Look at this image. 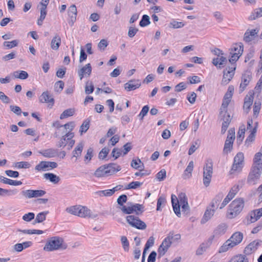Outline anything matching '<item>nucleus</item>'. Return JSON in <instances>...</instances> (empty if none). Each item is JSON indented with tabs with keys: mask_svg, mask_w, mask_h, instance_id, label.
I'll list each match as a JSON object with an SVG mask.
<instances>
[{
	"mask_svg": "<svg viewBox=\"0 0 262 262\" xmlns=\"http://www.w3.org/2000/svg\"><path fill=\"white\" fill-rule=\"evenodd\" d=\"M213 163L212 160L208 159L206 161L205 165L204 166L203 172V183L205 186H209L212 174Z\"/></svg>",
	"mask_w": 262,
	"mask_h": 262,
	"instance_id": "nucleus-6",
	"label": "nucleus"
},
{
	"mask_svg": "<svg viewBox=\"0 0 262 262\" xmlns=\"http://www.w3.org/2000/svg\"><path fill=\"white\" fill-rule=\"evenodd\" d=\"M48 213V211H44L38 213L36 216L33 224L40 223L44 221L46 219V215Z\"/></svg>",
	"mask_w": 262,
	"mask_h": 262,
	"instance_id": "nucleus-41",
	"label": "nucleus"
},
{
	"mask_svg": "<svg viewBox=\"0 0 262 262\" xmlns=\"http://www.w3.org/2000/svg\"><path fill=\"white\" fill-rule=\"evenodd\" d=\"M262 16V7L255 9L249 16V20H253Z\"/></svg>",
	"mask_w": 262,
	"mask_h": 262,
	"instance_id": "nucleus-32",
	"label": "nucleus"
},
{
	"mask_svg": "<svg viewBox=\"0 0 262 262\" xmlns=\"http://www.w3.org/2000/svg\"><path fill=\"white\" fill-rule=\"evenodd\" d=\"M126 221L130 226L137 229L143 230L146 228V224L138 216L133 215L127 216Z\"/></svg>",
	"mask_w": 262,
	"mask_h": 262,
	"instance_id": "nucleus-10",
	"label": "nucleus"
},
{
	"mask_svg": "<svg viewBox=\"0 0 262 262\" xmlns=\"http://www.w3.org/2000/svg\"><path fill=\"white\" fill-rule=\"evenodd\" d=\"M94 91V86L92 82L87 81L85 83L84 92L86 94L89 95Z\"/></svg>",
	"mask_w": 262,
	"mask_h": 262,
	"instance_id": "nucleus-46",
	"label": "nucleus"
},
{
	"mask_svg": "<svg viewBox=\"0 0 262 262\" xmlns=\"http://www.w3.org/2000/svg\"><path fill=\"white\" fill-rule=\"evenodd\" d=\"M227 226L225 224H222L217 226L214 232L216 234H222L225 232Z\"/></svg>",
	"mask_w": 262,
	"mask_h": 262,
	"instance_id": "nucleus-56",
	"label": "nucleus"
},
{
	"mask_svg": "<svg viewBox=\"0 0 262 262\" xmlns=\"http://www.w3.org/2000/svg\"><path fill=\"white\" fill-rule=\"evenodd\" d=\"M64 85V82L61 80H59L56 82L54 85L55 92L57 93L61 92L63 89Z\"/></svg>",
	"mask_w": 262,
	"mask_h": 262,
	"instance_id": "nucleus-57",
	"label": "nucleus"
},
{
	"mask_svg": "<svg viewBox=\"0 0 262 262\" xmlns=\"http://www.w3.org/2000/svg\"><path fill=\"white\" fill-rule=\"evenodd\" d=\"M230 101H228L226 100H223V102L222 105L220 108V115L221 116L222 115L223 113H225L227 112V107L230 103Z\"/></svg>",
	"mask_w": 262,
	"mask_h": 262,
	"instance_id": "nucleus-49",
	"label": "nucleus"
},
{
	"mask_svg": "<svg viewBox=\"0 0 262 262\" xmlns=\"http://www.w3.org/2000/svg\"><path fill=\"white\" fill-rule=\"evenodd\" d=\"M224 195L222 193H219L215 196V197L212 200L210 207L215 209H216L219 205L220 202L222 201Z\"/></svg>",
	"mask_w": 262,
	"mask_h": 262,
	"instance_id": "nucleus-31",
	"label": "nucleus"
},
{
	"mask_svg": "<svg viewBox=\"0 0 262 262\" xmlns=\"http://www.w3.org/2000/svg\"><path fill=\"white\" fill-rule=\"evenodd\" d=\"M121 241L122 243V247L123 249L125 251H128L129 249V242L127 240V238L125 236H122L121 237Z\"/></svg>",
	"mask_w": 262,
	"mask_h": 262,
	"instance_id": "nucleus-62",
	"label": "nucleus"
},
{
	"mask_svg": "<svg viewBox=\"0 0 262 262\" xmlns=\"http://www.w3.org/2000/svg\"><path fill=\"white\" fill-rule=\"evenodd\" d=\"M58 166L57 163L50 161H41L38 164L36 165L35 169L36 171L48 170V168L54 169Z\"/></svg>",
	"mask_w": 262,
	"mask_h": 262,
	"instance_id": "nucleus-14",
	"label": "nucleus"
},
{
	"mask_svg": "<svg viewBox=\"0 0 262 262\" xmlns=\"http://www.w3.org/2000/svg\"><path fill=\"white\" fill-rule=\"evenodd\" d=\"M243 45L241 43H236L233 46L230 52L231 57L229 59L231 63H235L239 59L243 54Z\"/></svg>",
	"mask_w": 262,
	"mask_h": 262,
	"instance_id": "nucleus-8",
	"label": "nucleus"
},
{
	"mask_svg": "<svg viewBox=\"0 0 262 262\" xmlns=\"http://www.w3.org/2000/svg\"><path fill=\"white\" fill-rule=\"evenodd\" d=\"M43 177L54 184H58L60 181L59 177L53 173H46L43 174Z\"/></svg>",
	"mask_w": 262,
	"mask_h": 262,
	"instance_id": "nucleus-28",
	"label": "nucleus"
},
{
	"mask_svg": "<svg viewBox=\"0 0 262 262\" xmlns=\"http://www.w3.org/2000/svg\"><path fill=\"white\" fill-rule=\"evenodd\" d=\"M244 156L242 152H238L234 158L233 164L230 171L231 174L234 172H240L244 166Z\"/></svg>",
	"mask_w": 262,
	"mask_h": 262,
	"instance_id": "nucleus-9",
	"label": "nucleus"
},
{
	"mask_svg": "<svg viewBox=\"0 0 262 262\" xmlns=\"http://www.w3.org/2000/svg\"><path fill=\"white\" fill-rule=\"evenodd\" d=\"M253 102V97H246L245 98L244 103L243 105L244 110L248 113L250 110V106Z\"/></svg>",
	"mask_w": 262,
	"mask_h": 262,
	"instance_id": "nucleus-37",
	"label": "nucleus"
},
{
	"mask_svg": "<svg viewBox=\"0 0 262 262\" xmlns=\"http://www.w3.org/2000/svg\"><path fill=\"white\" fill-rule=\"evenodd\" d=\"M18 193L17 189H5L0 188V195L1 196H12Z\"/></svg>",
	"mask_w": 262,
	"mask_h": 262,
	"instance_id": "nucleus-34",
	"label": "nucleus"
},
{
	"mask_svg": "<svg viewBox=\"0 0 262 262\" xmlns=\"http://www.w3.org/2000/svg\"><path fill=\"white\" fill-rule=\"evenodd\" d=\"M61 44V38L56 34L51 40V47L54 50H57Z\"/></svg>",
	"mask_w": 262,
	"mask_h": 262,
	"instance_id": "nucleus-29",
	"label": "nucleus"
},
{
	"mask_svg": "<svg viewBox=\"0 0 262 262\" xmlns=\"http://www.w3.org/2000/svg\"><path fill=\"white\" fill-rule=\"evenodd\" d=\"M262 167L253 166L249 174L247 179V183L250 185L255 184L260 178L261 173Z\"/></svg>",
	"mask_w": 262,
	"mask_h": 262,
	"instance_id": "nucleus-7",
	"label": "nucleus"
},
{
	"mask_svg": "<svg viewBox=\"0 0 262 262\" xmlns=\"http://www.w3.org/2000/svg\"><path fill=\"white\" fill-rule=\"evenodd\" d=\"M215 210L216 209L213 208H210V207H207L206 211L205 212L204 215L201 220V224H205L209 220L213 215Z\"/></svg>",
	"mask_w": 262,
	"mask_h": 262,
	"instance_id": "nucleus-24",
	"label": "nucleus"
},
{
	"mask_svg": "<svg viewBox=\"0 0 262 262\" xmlns=\"http://www.w3.org/2000/svg\"><path fill=\"white\" fill-rule=\"evenodd\" d=\"M13 75L15 78L23 80L27 79L29 76L28 73L25 71H15L13 73Z\"/></svg>",
	"mask_w": 262,
	"mask_h": 262,
	"instance_id": "nucleus-38",
	"label": "nucleus"
},
{
	"mask_svg": "<svg viewBox=\"0 0 262 262\" xmlns=\"http://www.w3.org/2000/svg\"><path fill=\"white\" fill-rule=\"evenodd\" d=\"M141 86V83L139 80H130L124 84V89L127 91L135 90Z\"/></svg>",
	"mask_w": 262,
	"mask_h": 262,
	"instance_id": "nucleus-22",
	"label": "nucleus"
},
{
	"mask_svg": "<svg viewBox=\"0 0 262 262\" xmlns=\"http://www.w3.org/2000/svg\"><path fill=\"white\" fill-rule=\"evenodd\" d=\"M173 238L172 236L168 235L163 240L158 250L159 257L163 256L167 251L171 245V239Z\"/></svg>",
	"mask_w": 262,
	"mask_h": 262,
	"instance_id": "nucleus-11",
	"label": "nucleus"
},
{
	"mask_svg": "<svg viewBox=\"0 0 262 262\" xmlns=\"http://www.w3.org/2000/svg\"><path fill=\"white\" fill-rule=\"evenodd\" d=\"M245 206V201L243 198H238L233 200L229 206L227 216L233 219L237 216L243 210Z\"/></svg>",
	"mask_w": 262,
	"mask_h": 262,
	"instance_id": "nucleus-2",
	"label": "nucleus"
},
{
	"mask_svg": "<svg viewBox=\"0 0 262 262\" xmlns=\"http://www.w3.org/2000/svg\"><path fill=\"white\" fill-rule=\"evenodd\" d=\"M212 63L218 68H222L224 67L227 62V59L223 56H219L212 59Z\"/></svg>",
	"mask_w": 262,
	"mask_h": 262,
	"instance_id": "nucleus-25",
	"label": "nucleus"
},
{
	"mask_svg": "<svg viewBox=\"0 0 262 262\" xmlns=\"http://www.w3.org/2000/svg\"><path fill=\"white\" fill-rule=\"evenodd\" d=\"M261 103L259 101H256L253 106V115L257 117L260 110Z\"/></svg>",
	"mask_w": 262,
	"mask_h": 262,
	"instance_id": "nucleus-54",
	"label": "nucleus"
},
{
	"mask_svg": "<svg viewBox=\"0 0 262 262\" xmlns=\"http://www.w3.org/2000/svg\"><path fill=\"white\" fill-rule=\"evenodd\" d=\"M46 192L43 190L28 189L21 191V195L26 199L38 198L44 195Z\"/></svg>",
	"mask_w": 262,
	"mask_h": 262,
	"instance_id": "nucleus-12",
	"label": "nucleus"
},
{
	"mask_svg": "<svg viewBox=\"0 0 262 262\" xmlns=\"http://www.w3.org/2000/svg\"><path fill=\"white\" fill-rule=\"evenodd\" d=\"M63 241L62 238L58 236L51 237L46 243L44 250L47 251H52L59 249H66L62 247Z\"/></svg>",
	"mask_w": 262,
	"mask_h": 262,
	"instance_id": "nucleus-4",
	"label": "nucleus"
},
{
	"mask_svg": "<svg viewBox=\"0 0 262 262\" xmlns=\"http://www.w3.org/2000/svg\"><path fill=\"white\" fill-rule=\"evenodd\" d=\"M250 216V223H254L262 216V208L254 210L249 214Z\"/></svg>",
	"mask_w": 262,
	"mask_h": 262,
	"instance_id": "nucleus-27",
	"label": "nucleus"
},
{
	"mask_svg": "<svg viewBox=\"0 0 262 262\" xmlns=\"http://www.w3.org/2000/svg\"><path fill=\"white\" fill-rule=\"evenodd\" d=\"M234 197V195L232 194L231 192H229L228 195L226 196V197L224 199V201H223L222 203L221 204L220 209L223 208L225 206L227 205V204Z\"/></svg>",
	"mask_w": 262,
	"mask_h": 262,
	"instance_id": "nucleus-48",
	"label": "nucleus"
},
{
	"mask_svg": "<svg viewBox=\"0 0 262 262\" xmlns=\"http://www.w3.org/2000/svg\"><path fill=\"white\" fill-rule=\"evenodd\" d=\"M193 166H194L193 162L192 161H190L188 165L187 166L186 169L184 171V176H186L187 175V173L189 174L188 177V178L191 176V172L193 169Z\"/></svg>",
	"mask_w": 262,
	"mask_h": 262,
	"instance_id": "nucleus-60",
	"label": "nucleus"
},
{
	"mask_svg": "<svg viewBox=\"0 0 262 262\" xmlns=\"http://www.w3.org/2000/svg\"><path fill=\"white\" fill-rule=\"evenodd\" d=\"M143 183L138 182V181H133L129 183L126 187V189H136L138 187H140Z\"/></svg>",
	"mask_w": 262,
	"mask_h": 262,
	"instance_id": "nucleus-50",
	"label": "nucleus"
},
{
	"mask_svg": "<svg viewBox=\"0 0 262 262\" xmlns=\"http://www.w3.org/2000/svg\"><path fill=\"white\" fill-rule=\"evenodd\" d=\"M38 153L47 158H54L59 156L58 150L53 148L40 150Z\"/></svg>",
	"mask_w": 262,
	"mask_h": 262,
	"instance_id": "nucleus-19",
	"label": "nucleus"
},
{
	"mask_svg": "<svg viewBox=\"0 0 262 262\" xmlns=\"http://www.w3.org/2000/svg\"><path fill=\"white\" fill-rule=\"evenodd\" d=\"M92 72V67L90 63H88L81 68L78 71V75L80 80H82L84 76L89 77Z\"/></svg>",
	"mask_w": 262,
	"mask_h": 262,
	"instance_id": "nucleus-18",
	"label": "nucleus"
},
{
	"mask_svg": "<svg viewBox=\"0 0 262 262\" xmlns=\"http://www.w3.org/2000/svg\"><path fill=\"white\" fill-rule=\"evenodd\" d=\"M90 120H85L83 121L80 128V132L81 135L83 133H85L90 127Z\"/></svg>",
	"mask_w": 262,
	"mask_h": 262,
	"instance_id": "nucleus-52",
	"label": "nucleus"
},
{
	"mask_svg": "<svg viewBox=\"0 0 262 262\" xmlns=\"http://www.w3.org/2000/svg\"><path fill=\"white\" fill-rule=\"evenodd\" d=\"M258 30L257 29H252L251 30H247L245 33L244 40L246 42H249L252 41L257 35Z\"/></svg>",
	"mask_w": 262,
	"mask_h": 262,
	"instance_id": "nucleus-23",
	"label": "nucleus"
},
{
	"mask_svg": "<svg viewBox=\"0 0 262 262\" xmlns=\"http://www.w3.org/2000/svg\"><path fill=\"white\" fill-rule=\"evenodd\" d=\"M262 153L261 152H258L255 155L253 159V162L256 164L255 166H259V165L262 166V163H260Z\"/></svg>",
	"mask_w": 262,
	"mask_h": 262,
	"instance_id": "nucleus-51",
	"label": "nucleus"
},
{
	"mask_svg": "<svg viewBox=\"0 0 262 262\" xmlns=\"http://www.w3.org/2000/svg\"><path fill=\"white\" fill-rule=\"evenodd\" d=\"M261 243L262 241L259 239L253 241L245 247L244 253L246 255H250L257 249Z\"/></svg>",
	"mask_w": 262,
	"mask_h": 262,
	"instance_id": "nucleus-15",
	"label": "nucleus"
},
{
	"mask_svg": "<svg viewBox=\"0 0 262 262\" xmlns=\"http://www.w3.org/2000/svg\"><path fill=\"white\" fill-rule=\"evenodd\" d=\"M235 70V68L234 67L231 68H229V70H227V69H226V70L224 71L223 77L222 80V84H227L232 79L234 74Z\"/></svg>",
	"mask_w": 262,
	"mask_h": 262,
	"instance_id": "nucleus-17",
	"label": "nucleus"
},
{
	"mask_svg": "<svg viewBox=\"0 0 262 262\" xmlns=\"http://www.w3.org/2000/svg\"><path fill=\"white\" fill-rule=\"evenodd\" d=\"M187 202V197L184 192H181L178 195V198L174 194L171 195V203L173 209L174 213L178 217L181 216V205Z\"/></svg>",
	"mask_w": 262,
	"mask_h": 262,
	"instance_id": "nucleus-3",
	"label": "nucleus"
},
{
	"mask_svg": "<svg viewBox=\"0 0 262 262\" xmlns=\"http://www.w3.org/2000/svg\"><path fill=\"white\" fill-rule=\"evenodd\" d=\"M243 238V234L241 232H235L231 237L229 239L231 241L232 244L235 246L239 244Z\"/></svg>",
	"mask_w": 262,
	"mask_h": 262,
	"instance_id": "nucleus-26",
	"label": "nucleus"
},
{
	"mask_svg": "<svg viewBox=\"0 0 262 262\" xmlns=\"http://www.w3.org/2000/svg\"><path fill=\"white\" fill-rule=\"evenodd\" d=\"M68 14L69 16H77V8L75 5H71L68 10Z\"/></svg>",
	"mask_w": 262,
	"mask_h": 262,
	"instance_id": "nucleus-64",
	"label": "nucleus"
},
{
	"mask_svg": "<svg viewBox=\"0 0 262 262\" xmlns=\"http://www.w3.org/2000/svg\"><path fill=\"white\" fill-rule=\"evenodd\" d=\"M79 205H75L68 207L66 209V211L71 214L77 215L78 213V210L79 209Z\"/></svg>",
	"mask_w": 262,
	"mask_h": 262,
	"instance_id": "nucleus-58",
	"label": "nucleus"
},
{
	"mask_svg": "<svg viewBox=\"0 0 262 262\" xmlns=\"http://www.w3.org/2000/svg\"><path fill=\"white\" fill-rule=\"evenodd\" d=\"M184 25H185L183 22L172 20L169 24V27L173 29H179L183 27Z\"/></svg>",
	"mask_w": 262,
	"mask_h": 262,
	"instance_id": "nucleus-47",
	"label": "nucleus"
},
{
	"mask_svg": "<svg viewBox=\"0 0 262 262\" xmlns=\"http://www.w3.org/2000/svg\"><path fill=\"white\" fill-rule=\"evenodd\" d=\"M121 169V167L114 163L104 164L98 168L94 176L96 178L107 177L115 173Z\"/></svg>",
	"mask_w": 262,
	"mask_h": 262,
	"instance_id": "nucleus-1",
	"label": "nucleus"
},
{
	"mask_svg": "<svg viewBox=\"0 0 262 262\" xmlns=\"http://www.w3.org/2000/svg\"><path fill=\"white\" fill-rule=\"evenodd\" d=\"M83 148V144L82 143H79L74 150L73 151V157H76V159L79 157L82 151Z\"/></svg>",
	"mask_w": 262,
	"mask_h": 262,
	"instance_id": "nucleus-40",
	"label": "nucleus"
},
{
	"mask_svg": "<svg viewBox=\"0 0 262 262\" xmlns=\"http://www.w3.org/2000/svg\"><path fill=\"white\" fill-rule=\"evenodd\" d=\"M127 200V197L125 194H122L119 196L117 199V202L119 205L120 206V207H123V206H125L124 205V203H126Z\"/></svg>",
	"mask_w": 262,
	"mask_h": 262,
	"instance_id": "nucleus-59",
	"label": "nucleus"
},
{
	"mask_svg": "<svg viewBox=\"0 0 262 262\" xmlns=\"http://www.w3.org/2000/svg\"><path fill=\"white\" fill-rule=\"evenodd\" d=\"M74 136V133L71 132H68L66 134L62 136L58 142L57 144L58 147H64L68 141L72 139Z\"/></svg>",
	"mask_w": 262,
	"mask_h": 262,
	"instance_id": "nucleus-20",
	"label": "nucleus"
},
{
	"mask_svg": "<svg viewBox=\"0 0 262 262\" xmlns=\"http://www.w3.org/2000/svg\"><path fill=\"white\" fill-rule=\"evenodd\" d=\"M97 194H98L100 196H109L112 195L113 193V191H112V189H108V190H101V191H98L96 192Z\"/></svg>",
	"mask_w": 262,
	"mask_h": 262,
	"instance_id": "nucleus-61",
	"label": "nucleus"
},
{
	"mask_svg": "<svg viewBox=\"0 0 262 262\" xmlns=\"http://www.w3.org/2000/svg\"><path fill=\"white\" fill-rule=\"evenodd\" d=\"M166 171L165 169H161L156 174V179L158 181H163L166 178Z\"/></svg>",
	"mask_w": 262,
	"mask_h": 262,
	"instance_id": "nucleus-53",
	"label": "nucleus"
},
{
	"mask_svg": "<svg viewBox=\"0 0 262 262\" xmlns=\"http://www.w3.org/2000/svg\"><path fill=\"white\" fill-rule=\"evenodd\" d=\"M39 102L41 103H49L53 106L54 103V99L50 95L49 91L43 92L39 98Z\"/></svg>",
	"mask_w": 262,
	"mask_h": 262,
	"instance_id": "nucleus-21",
	"label": "nucleus"
},
{
	"mask_svg": "<svg viewBox=\"0 0 262 262\" xmlns=\"http://www.w3.org/2000/svg\"><path fill=\"white\" fill-rule=\"evenodd\" d=\"M229 262H249L246 255L238 254L232 257Z\"/></svg>",
	"mask_w": 262,
	"mask_h": 262,
	"instance_id": "nucleus-33",
	"label": "nucleus"
},
{
	"mask_svg": "<svg viewBox=\"0 0 262 262\" xmlns=\"http://www.w3.org/2000/svg\"><path fill=\"white\" fill-rule=\"evenodd\" d=\"M150 24V17L148 15L144 14L139 23V25L142 27H146Z\"/></svg>",
	"mask_w": 262,
	"mask_h": 262,
	"instance_id": "nucleus-45",
	"label": "nucleus"
},
{
	"mask_svg": "<svg viewBox=\"0 0 262 262\" xmlns=\"http://www.w3.org/2000/svg\"><path fill=\"white\" fill-rule=\"evenodd\" d=\"M250 132V134L248 136L245 141V145L247 146H249L250 143L253 142L255 140V134L256 133V128H253Z\"/></svg>",
	"mask_w": 262,
	"mask_h": 262,
	"instance_id": "nucleus-44",
	"label": "nucleus"
},
{
	"mask_svg": "<svg viewBox=\"0 0 262 262\" xmlns=\"http://www.w3.org/2000/svg\"><path fill=\"white\" fill-rule=\"evenodd\" d=\"M0 181L1 182L4 184H9L13 186H18L22 184V182L20 181L13 180L5 178L3 176L0 177Z\"/></svg>",
	"mask_w": 262,
	"mask_h": 262,
	"instance_id": "nucleus-30",
	"label": "nucleus"
},
{
	"mask_svg": "<svg viewBox=\"0 0 262 262\" xmlns=\"http://www.w3.org/2000/svg\"><path fill=\"white\" fill-rule=\"evenodd\" d=\"M144 207L139 204L127 203V206L120 207V210L125 214H130L135 212L137 215L141 214L144 211Z\"/></svg>",
	"mask_w": 262,
	"mask_h": 262,
	"instance_id": "nucleus-5",
	"label": "nucleus"
},
{
	"mask_svg": "<svg viewBox=\"0 0 262 262\" xmlns=\"http://www.w3.org/2000/svg\"><path fill=\"white\" fill-rule=\"evenodd\" d=\"M252 79V75L249 72H246L242 75V81L239 86V92H243L249 84Z\"/></svg>",
	"mask_w": 262,
	"mask_h": 262,
	"instance_id": "nucleus-16",
	"label": "nucleus"
},
{
	"mask_svg": "<svg viewBox=\"0 0 262 262\" xmlns=\"http://www.w3.org/2000/svg\"><path fill=\"white\" fill-rule=\"evenodd\" d=\"M78 213L77 214V216L81 217H89L91 219H94L98 216V214L97 213H93L91 210L88 209L87 207L85 206H82L79 205Z\"/></svg>",
	"mask_w": 262,
	"mask_h": 262,
	"instance_id": "nucleus-13",
	"label": "nucleus"
},
{
	"mask_svg": "<svg viewBox=\"0 0 262 262\" xmlns=\"http://www.w3.org/2000/svg\"><path fill=\"white\" fill-rule=\"evenodd\" d=\"M19 40L17 39L13 40L11 41H5L3 42V46L6 49H10L17 47L18 45Z\"/></svg>",
	"mask_w": 262,
	"mask_h": 262,
	"instance_id": "nucleus-42",
	"label": "nucleus"
},
{
	"mask_svg": "<svg viewBox=\"0 0 262 262\" xmlns=\"http://www.w3.org/2000/svg\"><path fill=\"white\" fill-rule=\"evenodd\" d=\"M75 113L74 108H69L64 111L60 116V119H63L72 116Z\"/></svg>",
	"mask_w": 262,
	"mask_h": 262,
	"instance_id": "nucleus-43",
	"label": "nucleus"
},
{
	"mask_svg": "<svg viewBox=\"0 0 262 262\" xmlns=\"http://www.w3.org/2000/svg\"><path fill=\"white\" fill-rule=\"evenodd\" d=\"M209 244L208 242L202 243L199 247L198 249L196 250V255H202L209 248Z\"/></svg>",
	"mask_w": 262,
	"mask_h": 262,
	"instance_id": "nucleus-36",
	"label": "nucleus"
},
{
	"mask_svg": "<svg viewBox=\"0 0 262 262\" xmlns=\"http://www.w3.org/2000/svg\"><path fill=\"white\" fill-rule=\"evenodd\" d=\"M245 126L244 124L240 126L237 136V142L238 143L241 144L245 136Z\"/></svg>",
	"mask_w": 262,
	"mask_h": 262,
	"instance_id": "nucleus-35",
	"label": "nucleus"
},
{
	"mask_svg": "<svg viewBox=\"0 0 262 262\" xmlns=\"http://www.w3.org/2000/svg\"><path fill=\"white\" fill-rule=\"evenodd\" d=\"M110 151V149L107 147L103 148L99 152L98 155L99 159L101 160L104 159L107 156Z\"/></svg>",
	"mask_w": 262,
	"mask_h": 262,
	"instance_id": "nucleus-55",
	"label": "nucleus"
},
{
	"mask_svg": "<svg viewBox=\"0 0 262 262\" xmlns=\"http://www.w3.org/2000/svg\"><path fill=\"white\" fill-rule=\"evenodd\" d=\"M234 246L232 244L231 241L228 239L220 248L219 252L223 253L228 251L229 249L233 248Z\"/></svg>",
	"mask_w": 262,
	"mask_h": 262,
	"instance_id": "nucleus-39",
	"label": "nucleus"
},
{
	"mask_svg": "<svg viewBox=\"0 0 262 262\" xmlns=\"http://www.w3.org/2000/svg\"><path fill=\"white\" fill-rule=\"evenodd\" d=\"M166 203L165 198L162 196H160L157 201V210H161V207H163Z\"/></svg>",
	"mask_w": 262,
	"mask_h": 262,
	"instance_id": "nucleus-63",
	"label": "nucleus"
}]
</instances>
